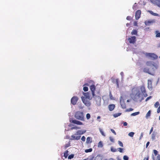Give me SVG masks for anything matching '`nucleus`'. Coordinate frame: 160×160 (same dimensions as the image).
<instances>
[{
  "label": "nucleus",
  "mask_w": 160,
  "mask_h": 160,
  "mask_svg": "<svg viewBox=\"0 0 160 160\" xmlns=\"http://www.w3.org/2000/svg\"><path fill=\"white\" fill-rule=\"evenodd\" d=\"M81 139L82 141L84 142L85 141L86 138L84 136H83L82 137Z\"/></svg>",
  "instance_id": "obj_44"
},
{
  "label": "nucleus",
  "mask_w": 160,
  "mask_h": 160,
  "mask_svg": "<svg viewBox=\"0 0 160 160\" xmlns=\"http://www.w3.org/2000/svg\"><path fill=\"white\" fill-rule=\"evenodd\" d=\"M74 117L77 119L82 121H84V114L82 112H76L75 113Z\"/></svg>",
  "instance_id": "obj_2"
},
{
  "label": "nucleus",
  "mask_w": 160,
  "mask_h": 160,
  "mask_svg": "<svg viewBox=\"0 0 160 160\" xmlns=\"http://www.w3.org/2000/svg\"><path fill=\"white\" fill-rule=\"evenodd\" d=\"M80 128L79 127L75 126V127H72L71 128V130H72L73 129L77 130V129H80Z\"/></svg>",
  "instance_id": "obj_24"
},
{
  "label": "nucleus",
  "mask_w": 160,
  "mask_h": 160,
  "mask_svg": "<svg viewBox=\"0 0 160 160\" xmlns=\"http://www.w3.org/2000/svg\"><path fill=\"white\" fill-rule=\"evenodd\" d=\"M137 30L135 29H133L132 30V32H131V34L132 35H137Z\"/></svg>",
  "instance_id": "obj_19"
},
{
  "label": "nucleus",
  "mask_w": 160,
  "mask_h": 160,
  "mask_svg": "<svg viewBox=\"0 0 160 160\" xmlns=\"http://www.w3.org/2000/svg\"><path fill=\"white\" fill-rule=\"evenodd\" d=\"M148 158H149V156H147V157H145L144 158L143 160H148Z\"/></svg>",
  "instance_id": "obj_53"
},
{
  "label": "nucleus",
  "mask_w": 160,
  "mask_h": 160,
  "mask_svg": "<svg viewBox=\"0 0 160 160\" xmlns=\"http://www.w3.org/2000/svg\"><path fill=\"white\" fill-rule=\"evenodd\" d=\"M156 32L157 33L156 35V37H160V32H158V31H156Z\"/></svg>",
  "instance_id": "obj_38"
},
{
  "label": "nucleus",
  "mask_w": 160,
  "mask_h": 160,
  "mask_svg": "<svg viewBox=\"0 0 160 160\" xmlns=\"http://www.w3.org/2000/svg\"><path fill=\"white\" fill-rule=\"evenodd\" d=\"M156 160H160V155L159 154L158 155L156 158Z\"/></svg>",
  "instance_id": "obj_41"
},
{
  "label": "nucleus",
  "mask_w": 160,
  "mask_h": 160,
  "mask_svg": "<svg viewBox=\"0 0 160 160\" xmlns=\"http://www.w3.org/2000/svg\"><path fill=\"white\" fill-rule=\"evenodd\" d=\"M148 12H149L153 16H158V14L153 12L152 11H148Z\"/></svg>",
  "instance_id": "obj_20"
},
{
  "label": "nucleus",
  "mask_w": 160,
  "mask_h": 160,
  "mask_svg": "<svg viewBox=\"0 0 160 160\" xmlns=\"http://www.w3.org/2000/svg\"><path fill=\"white\" fill-rule=\"evenodd\" d=\"M83 94L85 96V98L86 99H88L89 100L92 99V97L88 92H83Z\"/></svg>",
  "instance_id": "obj_11"
},
{
  "label": "nucleus",
  "mask_w": 160,
  "mask_h": 160,
  "mask_svg": "<svg viewBox=\"0 0 160 160\" xmlns=\"http://www.w3.org/2000/svg\"><path fill=\"white\" fill-rule=\"evenodd\" d=\"M72 122L77 125H81L83 124L82 122L76 120H73L72 121Z\"/></svg>",
  "instance_id": "obj_15"
},
{
  "label": "nucleus",
  "mask_w": 160,
  "mask_h": 160,
  "mask_svg": "<svg viewBox=\"0 0 160 160\" xmlns=\"http://www.w3.org/2000/svg\"><path fill=\"white\" fill-rule=\"evenodd\" d=\"M132 18L130 16H128L127 17L126 19L128 20H130L132 19Z\"/></svg>",
  "instance_id": "obj_40"
},
{
  "label": "nucleus",
  "mask_w": 160,
  "mask_h": 160,
  "mask_svg": "<svg viewBox=\"0 0 160 160\" xmlns=\"http://www.w3.org/2000/svg\"><path fill=\"white\" fill-rule=\"evenodd\" d=\"M92 150V148H90L89 149H87L85 150V152H91Z\"/></svg>",
  "instance_id": "obj_26"
},
{
  "label": "nucleus",
  "mask_w": 160,
  "mask_h": 160,
  "mask_svg": "<svg viewBox=\"0 0 160 160\" xmlns=\"http://www.w3.org/2000/svg\"><path fill=\"white\" fill-rule=\"evenodd\" d=\"M123 124L124 126H127L128 125L127 122H124Z\"/></svg>",
  "instance_id": "obj_54"
},
{
  "label": "nucleus",
  "mask_w": 160,
  "mask_h": 160,
  "mask_svg": "<svg viewBox=\"0 0 160 160\" xmlns=\"http://www.w3.org/2000/svg\"><path fill=\"white\" fill-rule=\"evenodd\" d=\"M151 115V111L150 110L147 113L146 115V117L148 118V117H149Z\"/></svg>",
  "instance_id": "obj_28"
},
{
  "label": "nucleus",
  "mask_w": 160,
  "mask_h": 160,
  "mask_svg": "<svg viewBox=\"0 0 160 160\" xmlns=\"http://www.w3.org/2000/svg\"><path fill=\"white\" fill-rule=\"evenodd\" d=\"M68 150L66 151L64 153V156L65 157V158H66L68 155Z\"/></svg>",
  "instance_id": "obj_22"
},
{
  "label": "nucleus",
  "mask_w": 160,
  "mask_h": 160,
  "mask_svg": "<svg viewBox=\"0 0 160 160\" xmlns=\"http://www.w3.org/2000/svg\"><path fill=\"white\" fill-rule=\"evenodd\" d=\"M129 24L128 23H127L126 24V26H129Z\"/></svg>",
  "instance_id": "obj_61"
},
{
  "label": "nucleus",
  "mask_w": 160,
  "mask_h": 160,
  "mask_svg": "<svg viewBox=\"0 0 160 160\" xmlns=\"http://www.w3.org/2000/svg\"><path fill=\"white\" fill-rule=\"evenodd\" d=\"M141 93L139 91L138 92L136 93L135 96V98L138 99H139Z\"/></svg>",
  "instance_id": "obj_17"
},
{
  "label": "nucleus",
  "mask_w": 160,
  "mask_h": 160,
  "mask_svg": "<svg viewBox=\"0 0 160 160\" xmlns=\"http://www.w3.org/2000/svg\"><path fill=\"white\" fill-rule=\"evenodd\" d=\"M86 118L88 120L90 118V115L89 113H87L86 115Z\"/></svg>",
  "instance_id": "obj_36"
},
{
  "label": "nucleus",
  "mask_w": 160,
  "mask_h": 160,
  "mask_svg": "<svg viewBox=\"0 0 160 160\" xmlns=\"http://www.w3.org/2000/svg\"><path fill=\"white\" fill-rule=\"evenodd\" d=\"M74 154H71L70 155H69L68 157V159H71L74 158Z\"/></svg>",
  "instance_id": "obj_27"
},
{
  "label": "nucleus",
  "mask_w": 160,
  "mask_h": 160,
  "mask_svg": "<svg viewBox=\"0 0 160 160\" xmlns=\"http://www.w3.org/2000/svg\"><path fill=\"white\" fill-rule=\"evenodd\" d=\"M109 139L110 140V141L111 142H114V139L113 138H112V137H109Z\"/></svg>",
  "instance_id": "obj_46"
},
{
  "label": "nucleus",
  "mask_w": 160,
  "mask_h": 160,
  "mask_svg": "<svg viewBox=\"0 0 160 160\" xmlns=\"http://www.w3.org/2000/svg\"><path fill=\"white\" fill-rule=\"evenodd\" d=\"M140 90L144 97H147L148 94L146 93V89L144 85H142L140 87Z\"/></svg>",
  "instance_id": "obj_6"
},
{
  "label": "nucleus",
  "mask_w": 160,
  "mask_h": 160,
  "mask_svg": "<svg viewBox=\"0 0 160 160\" xmlns=\"http://www.w3.org/2000/svg\"><path fill=\"white\" fill-rule=\"evenodd\" d=\"M153 152L155 155V156L158 155V151L156 150H153Z\"/></svg>",
  "instance_id": "obj_33"
},
{
  "label": "nucleus",
  "mask_w": 160,
  "mask_h": 160,
  "mask_svg": "<svg viewBox=\"0 0 160 160\" xmlns=\"http://www.w3.org/2000/svg\"><path fill=\"white\" fill-rule=\"evenodd\" d=\"M69 146H70V145L69 144H66L65 145V148H67L68 147H69Z\"/></svg>",
  "instance_id": "obj_56"
},
{
  "label": "nucleus",
  "mask_w": 160,
  "mask_h": 160,
  "mask_svg": "<svg viewBox=\"0 0 160 160\" xmlns=\"http://www.w3.org/2000/svg\"><path fill=\"white\" fill-rule=\"evenodd\" d=\"M118 151L120 152H123V149L120 148H119L117 149Z\"/></svg>",
  "instance_id": "obj_35"
},
{
  "label": "nucleus",
  "mask_w": 160,
  "mask_h": 160,
  "mask_svg": "<svg viewBox=\"0 0 160 160\" xmlns=\"http://www.w3.org/2000/svg\"><path fill=\"white\" fill-rule=\"evenodd\" d=\"M91 81L92 82V84L90 87V89L91 92L92 97L94 98L96 104L98 105H99L101 101L100 90L97 92L96 94L97 95H96L95 91H96V87L95 85L93 82L92 81Z\"/></svg>",
  "instance_id": "obj_1"
},
{
  "label": "nucleus",
  "mask_w": 160,
  "mask_h": 160,
  "mask_svg": "<svg viewBox=\"0 0 160 160\" xmlns=\"http://www.w3.org/2000/svg\"><path fill=\"white\" fill-rule=\"evenodd\" d=\"M86 132V130L83 131L81 130H78L77 132L75 134V135H78V136L76 137L74 135H72L71 136V138H72L71 139L78 140L79 139L81 138V136L80 135Z\"/></svg>",
  "instance_id": "obj_3"
},
{
  "label": "nucleus",
  "mask_w": 160,
  "mask_h": 160,
  "mask_svg": "<svg viewBox=\"0 0 160 160\" xmlns=\"http://www.w3.org/2000/svg\"><path fill=\"white\" fill-rule=\"evenodd\" d=\"M111 131L115 135H116V132H115V131L113 129H111Z\"/></svg>",
  "instance_id": "obj_47"
},
{
  "label": "nucleus",
  "mask_w": 160,
  "mask_h": 160,
  "mask_svg": "<svg viewBox=\"0 0 160 160\" xmlns=\"http://www.w3.org/2000/svg\"><path fill=\"white\" fill-rule=\"evenodd\" d=\"M116 84L117 86V87H119V80L118 79H116Z\"/></svg>",
  "instance_id": "obj_43"
},
{
  "label": "nucleus",
  "mask_w": 160,
  "mask_h": 160,
  "mask_svg": "<svg viewBox=\"0 0 160 160\" xmlns=\"http://www.w3.org/2000/svg\"><path fill=\"white\" fill-rule=\"evenodd\" d=\"M128 157L127 156L124 155L123 156V159L124 160H128Z\"/></svg>",
  "instance_id": "obj_39"
},
{
  "label": "nucleus",
  "mask_w": 160,
  "mask_h": 160,
  "mask_svg": "<svg viewBox=\"0 0 160 160\" xmlns=\"http://www.w3.org/2000/svg\"><path fill=\"white\" fill-rule=\"evenodd\" d=\"M139 113L140 112H138L132 113L131 115V116H135L136 115L139 114Z\"/></svg>",
  "instance_id": "obj_23"
},
{
  "label": "nucleus",
  "mask_w": 160,
  "mask_h": 160,
  "mask_svg": "<svg viewBox=\"0 0 160 160\" xmlns=\"http://www.w3.org/2000/svg\"><path fill=\"white\" fill-rule=\"evenodd\" d=\"M134 134V132H131L129 133L128 135L131 137H133Z\"/></svg>",
  "instance_id": "obj_32"
},
{
  "label": "nucleus",
  "mask_w": 160,
  "mask_h": 160,
  "mask_svg": "<svg viewBox=\"0 0 160 160\" xmlns=\"http://www.w3.org/2000/svg\"><path fill=\"white\" fill-rule=\"evenodd\" d=\"M148 82H151V80H148Z\"/></svg>",
  "instance_id": "obj_62"
},
{
  "label": "nucleus",
  "mask_w": 160,
  "mask_h": 160,
  "mask_svg": "<svg viewBox=\"0 0 160 160\" xmlns=\"http://www.w3.org/2000/svg\"><path fill=\"white\" fill-rule=\"evenodd\" d=\"M155 22L154 20L146 21L145 22V24L146 26H149L152 23Z\"/></svg>",
  "instance_id": "obj_14"
},
{
  "label": "nucleus",
  "mask_w": 160,
  "mask_h": 160,
  "mask_svg": "<svg viewBox=\"0 0 160 160\" xmlns=\"http://www.w3.org/2000/svg\"><path fill=\"white\" fill-rule=\"evenodd\" d=\"M150 143V142H148L147 144H146V148H147V147L149 145V144Z\"/></svg>",
  "instance_id": "obj_55"
},
{
  "label": "nucleus",
  "mask_w": 160,
  "mask_h": 160,
  "mask_svg": "<svg viewBox=\"0 0 160 160\" xmlns=\"http://www.w3.org/2000/svg\"><path fill=\"white\" fill-rule=\"evenodd\" d=\"M92 138L90 137H88L86 139V143L87 144L90 143L92 142V141L91 140Z\"/></svg>",
  "instance_id": "obj_18"
},
{
  "label": "nucleus",
  "mask_w": 160,
  "mask_h": 160,
  "mask_svg": "<svg viewBox=\"0 0 160 160\" xmlns=\"http://www.w3.org/2000/svg\"><path fill=\"white\" fill-rule=\"evenodd\" d=\"M153 127H152L151 128L149 134H151V133L152 132L153 130Z\"/></svg>",
  "instance_id": "obj_51"
},
{
  "label": "nucleus",
  "mask_w": 160,
  "mask_h": 160,
  "mask_svg": "<svg viewBox=\"0 0 160 160\" xmlns=\"http://www.w3.org/2000/svg\"><path fill=\"white\" fill-rule=\"evenodd\" d=\"M120 102L122 108L123 109L126 108V106L122 97H121L120 98Z\"/></svg>",
  "instance_id": "obj_8"
},
{
  "label": "nucleus",
  "mask_w": 160,
  "mask_h": 160,
  "mask_svg": "<svg viewBox=\"0 0 160 160\" xmlns=\"http://www.w3.org/2000/svg\"><path fill=\"white\" fill-rule=\"evenodd\" d=\"M152 158L153 160H155L154 156L153 155H152Z\"/></svg>",
  "instance_id": "obj_57"
},
{
  "label": "nucleus",
  "mask_w": 160,
  "mask_h": 160,
  "mask_svg": "<svg viewBox=\"0 0 160 160\" xmlns=\"http://www.w3.org/2000/svg\"><path fill=\"white\" fill-rule=\"evenodd\" d=\"M143 72L151 75H153L154 74V72H153L152 71V70L150 71L149 69L147 68H145L143 69Z\"/></svg>",
  "instance_id": "obj_9"
},
{
  "label": "nucleus",
  "mask_w": 160,
  "mask_h": 160,
  "mask_svg": "<svg viewBox=\"0 0 160 160\" xmlns=\"http://www.w3.org/2000/svg\"><path fill=\"white\" fill-rule=\"evenodd\" d=\"M115 107V105L114 104H110L108 106L109 110L110 111H112Z\"/></svg>",
  "instance_id": "obj_16"
},
{
  "label": "nucleus",
  "mask_w": 160,
  "mask_h": 160,
  "mask_svg": "<svg viewBox=\"0 0 160 160\" xmlns=\"http://www.w3.org/2000/svg\"><path fill=\"white\" fill-rule=\"evenodd\" d=\"M157 4V5L160 8V1H157L156 2Z\"/></svg>",
  "instance_id": "obj_42"
},
{
  "label": "nucleus",
  "mask_w": 160,
  "mask_h": 160,
  "mask_svg": "<svg viewBox=\"0 0 160 160\" xmlns=\"http://www.w3.org/2000/svg\"><path fill=\"white\" fill-rule=\"evenodd\" d=\"M159 120H160V116L159 117Z\"/></svg>",
  "instance_id": "obj_63"
},
{
  "label": "nucleus",
  "mask_w": 160,
  "mask_h": 160,
  "mask_svg": "<svg viewBox=\"0 0 160 160\" xmlns=\"http://www.w3.org/2000/svg\"><path fill=\"white\" fill-rule=\"evenodd\" d=\"M84 86H89V85L88 83H86L84 85Z\"/></svg>",
  "instance_id": "obj_58"
},
{
  "label": "nucleus",
  "mask_w": 160,
  "mask_h": 160,
  "mask_svg": "<svg viewBox=\"0 0 160 160\" xmlns=\"http://www.w3.org/2000/svg\"><path fill=\"white\" fill-rule=\"evenodd\" d=\"M152 98V96H150L148 97L145 100V101L147 102L148 100L149 99H150Z\"/></svg>",
  "instance_id": "obj_45"
},
{
  "label": "nucleus",
  "mask_w": 160,
  "mask_h": 160,
  "mask_svg": "<svg viewBox=\"0 0 160 160\" xmlns=\"http://www.w3.org/2000/svg\"><path fill=\"white\" fill-rule=\"evenodd\" d=\"M111 150L112 152H115L117 151V149L114 148L113 147H111Z\"/></svg>",
  "instance_id": "obj_30"
},
{
  "label": "nucleus",
  "mask_w": 160,
  "mask_h": 160,
  "mask_svg": "<svg viewBox=\"0 0 160 160\" xmlns=\"http://www.w3.org/2000/svg\"><path fill=\"white\" fill-rule=\"evenodd\" d=\"M99 130L102 135L103 136H105V134L104 132L102 131V129L100 128Z\"/></svg>",
  "instance_id": "obj_29"
},
{
  "label": "nucleus",
  "mask_w": 160,
  "mask_h": 160,
  "mask_svg": "<svg viewBox=\"0 0 160 160\" xmlns=\"http://www.w3.org/2000/svg\"><path fill=\"white\" fill-rule=\"evenodd\" d=\"M67 138H68V136H67Z\"/></svg>",
  "instance_id": "obj_64"
},
{
  "label": "nucleus",
  "mask_w": 160,
  "mask_h": 160,
  "mask_svg": "<svg viewBox=\"0 0 160 160\" xmlns=\"http://www.w3.org/2000/svg\"><path fill=\"white\" fill-rule=\"evenodd\" d=\"M120 74L121 75V76H122L123 75V72H121Z\"/></svg>",
  "instance_id": "obj_59"
},
{
  "label": "nucleus",
  "mask_w": 160,
  "mask_h": 160,
  "mask_svg": "<svg viewBox=\"0 0 160 160\" xmlns=\"http://www.w3.org/2000/svg\"><path fill=\"white\" fill-rule=\"evenodd\" d=\"M129 42L130 43H134L136 41V37L135 36H132L128 39Z\"/></svg>",
  "instance_id": "obj_10"
},
{
  "label": "nucleus",
  "mask_w": 160,
  "mask_h": 160,
  "mask_svg": "<svg viewBox=\"0 0 160 160\" xmlns=\"http://www.w3.org/2000/svg\"><path fill=\"white\" fill-rule=\"evenodd\" d=\"M159 105V102H157L154 104V107L157 108Z\"/></svg>",
  "instance_id": "obj_31"
},
{
  "label": "nucleus",
  "mask_w": 160,
  "mask_h": 160,
  "mask_svg": "<svg viewBox=\"0 0 160 160\" xmlns=\"http://www.w3.org/2000/svg\"><path fill=\"white\" fill-rule=\"evenodd\" d=\"M155 137H156V134L154 133V132H153L152 134V139L153 140H154L155 139Z\"/></svg>",
  "instance_id": "obj_25"
},
{
  "label": "nucleus",
  "mask_w": 160,
  "mask_h": 160,
  "mask_svg": "<svg viewBox=\"0 0 160 160\" xmlns=\"http://www.w3.org/2000/svg\"><path fill=\"white\" fill-rule=\"evenodd\" d=\"M98 147L99 148H102L103 146V145L102 144V141H100L98 145Z\"/></svg>",
  "instance_id": "obj_21"
},
{
  "label": "nucleus",
  "mask_w": 160,
  "mask_h": 160,
  "mask_svg": "<svg viewBox=\"0 0 160 160\" xmlns=\"http://www.w3.org/2000/svg\"><path fill=\"white\" fill-rule=\"evenodd\" d=\"M100 116H98V117H97V119H100Z\"/></svg>",
  "instance_id": "obj_60"
},
{
  "label": "nucleus",
  "mask_w": 160,
  "mask_h": 160,
  "mask_svg": "<svg viewBox=\"0 0 160 160\" xmlns=\"http://www.w3.org/2000/svg\"><path fill=\"white\" fill-rule=\"evenodd\" d=\"M146 65L148 66L153 67L152 68L153 72H155V70L158 68V66L157 65H155L154 63H152L151 61L147 62H146Z\"/></svg>",
  "instance_id": "obj_4"
},
{
  "label": "nucleus",
  "mask_w": 160,
  "mask_h": 160,
  "mask_svg": "<svg viewBox=\"0 0 160 160\" xmlns=\"http://www.w3.org/2000/svg\"><path fill=\"white\" fill-rule=\"evenodd\" d=\"M118 144L121 147H123V144L121 141H118Z\"/></svg>",
  "instance_id": "obj_34"
},
{
  "label": "nucleus",
  "mask_w": 160,
  "mask_h": 160,
  "mask_svg": "<svg viewBox=\"0 0 160 160\" xmlns=\"http://www.w3.org/2000/svg\"><path fill=\"white\" fill-rule=\"evenodd\" d=\"M141 11L140 10H137L135 13V18L136 20L138 19L140 17Z\"/></svg>",
  "instance_id": "obj_13"
},
{
  "label": "nucleus",
  "mask_w": 160,
  "mask_h": 160,
  "mask_svg": "<svg viewBox=\"0 0 160 160\" xmlns=\"http://www.w3.org/2000/svg\"><path fill=\"white\" fill-rule=\"evenodd\" d=\"M133 109L132 108H129L128 109H127L126 110V111L127 112H130V111H133Z\"/></svg>",
  "instance_id": "obj_48"
},
{
  "label": "nucleus",
  "mask_w": 160,
  "mask_h": 160,
  "mask_svg": "<svg viewBox=\"0 0 160 160\" xmlns=\"http://www.w3.org/2000/svg\"><path fill=\"white\" fill-rule=\"evenodd\" d=\"M81 98L82 102L87 107H89L90 106L91 103L89 100H88L83 96H82Z\"/></svg>",
  "instance_id": "obj_5"
},
{
  "label": "nucleus",
  "mask_w": 160,
  "mask_h": 160,
  "mask_svg": "<svg viewBox=\"0 0 160 160\" xmlns=\"http://www.w3.org/2000/svg\"><path fill=\"white\" fill-rule=\"evenodd\" d=\"M78 99V98L77 96H73L71 99V103L73 105L76 104Z\"/></svg>",
  "instance_id": "obj_7"
},
{
  "label": "nucleus",
  "mask_w": 160,
  "mask_h": 160,
  "mask_svg": "<svg viewBox=\"0 0 160 160\" xmlns=\"http://www.w3.org/2000/svg\"><path fill=\"white\" fill-rule=\"evenodd\" d=\"M133 24L134 26H137L138 25V23L136 21H134L133 23Z\"/></svg>",
  "instance_id": "obj_52"
},
{
  "label": "nucleus",
  "mask_w": 160,
  "mask_h": 160,
  "mask_svg": "<svg viewBox=\"0 0 160 160\" xmlns=\"http://www.w3.org/2000/svg\"><path fill=\"white\" fill-rule=\"evenodd\" d=\"M147 56L154 60L158 58V56L156 55L153 53H148V54Z\"/></svg>",
  "instance_id": "obj_12"
},
{
  "label": "nucleus",
  "mask_w": 160,
  "mask_h": 160,
  "mask_svg": "<svg viewBox=\"0 0 160 160\" xmlns=\"http://www.w3.org/2000/svg\"><path fill=\"white\" fill-rule=\"evenodd\" d=\"M121 113H119L117 114H115L114 116L115 117H117L120 116L121 115Z\"/></svg>",
  "instance_id": "obj_50"
},
{
  "label": "nucleus",
  "mask_w": 160,
  "mask_h": 160,
  "mask_svg": "<svg viewBox=\"0 0 160 160\" xmlns=\"http://www.w3.org/2000/svg\"><path fill=\"white\" fill-rule=\"evenodd\" d=\"M83 90L85 92H87L88 91V89L87 87H84L83 88Z\"/></svg>",
  "instance_id": "obj_37"
},
{
  "label": "nucleus",
  "mask_w": 160,
  "mask_h": 160,
  "mask_svg": "<svg viewBox=\"0 0 160 160\" xmlns=\"http://www.w3.org/2000/svg\"><path fill=\"white\" fill-rule=\"evenodd\" d=\"M143 135V133L142 132L141 134L140 138H139V140H140L142 139V138Z\"/></svg>",
  "instance_id": "obj_49"
}]
</instances>
